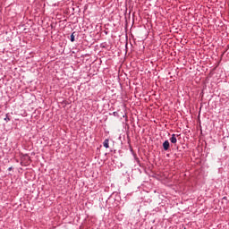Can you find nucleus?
<instances>
[{
  "instance_id": "obj_7",
  "label": "nucleus",
  "mask_w": 229,
  "mask_h": 229,
  "mask_svg": "<svg viewBox=\"0 0 229 229\" xmlns=\"http://www.w3.org/2000/svg\"><path fill=\"white\" fill-rule=\"evenodd\" d=\"M12 169H13L12 167H9V168H8V171H12Z\"/></svg>"
},
{
  "instance_id": "obj_3",
  "label": "nucleus",
  "mask_w": 229,
  "mask_h": 229,
  "mask_svg": "<svg viewBox=\"0 0 229 229\" xmlns=\"http://www.w3.org/2000/svg\"><path fill=\"white\" fill-rule=\"evenodd\" d=\"M108 142H110V140L108 139H106L103 142V146L104 148H106V149H108V148H110V145L108 144Z\"/></svg>"
},
{
  "instance_id": "obj_1",
  "label": "nucleus",
  "mask_w": 229,
  "mask_h": 229,
  "mask_svg": "<svg viewBox=\"0 0 229 229\" xmlns=\"http://www.w3.org/2000/svg\"><path fill=\"white\" fill-rule=\"evenodd\" d=\"M169 148H171V144L169 143V140H165L164 143H163V149L165 151H168L169 150Z\"/></svg>"
},
{
  "instance_id": "obj_5",
  "label": "nucleus",
  "mask_w": 229,
  "mask_h": 229,
  "mask_svg": "<svg viewBox=\"0 0 229 229\" xmlns=\"http://www.w3.org/2000/svg\"><path fill=\"white\" fill-rule=\"evenodd\" d=\"M4 121L8 123L10 121V117L8 116V114H5Z\"/></svg>"
},
{
  "instance_id": "obj_6",
  "label": "nucleus",
  "mask_w": 229,
  "mask_h": 229,
  "mask_svg": "<svg viewBox=\"0 0 229 229\" xmlns=\"http://www.w3.org/2000/svg\"><path fill=\"white\" fill-rule=\"evenodd\" d=\"M113 115H114V117H118V116H119V113H117V112H113Z\"/></svg>"
},
{
  "instance_id": "obj_8",
  "label": "nucleus",
  "mask_w": 229,
  "mask_h": 229,
  "mask_svg": "<svg viewBox=\"0 0 229 229\" xmlns=\"http://www.w3.org/2000/svg\"><path fill=\"white\" fill-rule=\"evenodd\" d=\"M123 117H126V114H125V115H123Z\"/></svg>"
},
{
  "instance_id": "obj_4",
  "label": "nucleus",
  "mask_w": 229,
  "mask_h": 229,
  "mask_svg": "<svg viewBox=\"0 0 229 229\" xmlns=\"http://www.w3.org/2000/svg\"><path fill=\"white\" fill-rule=\"evenodd\" d=\"M76 32H72V35H71V42H74L75 38H74V35H75Z\"/></svg>"
},
{
  "instance_id": "obj_9",
  "label": "nucleus",
  "mask_w": 229,
  "mask_h": 229,
  "mask_svg": "<svg viewBox=\"0 0 229 229\" xmlns=\"http://www.w3.org/2000/svg\"><path fill=\"white\" fill-rule=\"evenodd\" d=\"M123 117H126V114H125V115H123Z\"/></svg>"
},
{
  "instance_id": "obj_2",
  "label": "nucleus",
  "mask_w": 229,
  "mask_h": 229,
  "mask_svg": "<svg viewBox=\"0 0 229 229\" xmlns=\"http://www.w3.org/2000/svg\"><path fill=\"white\" fill-rule=\"evenodd\" d=\"M170 141L172 142V144H176V142H178V140L176 139V134H172Z\"/></svg>"
}]
</instances>
